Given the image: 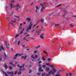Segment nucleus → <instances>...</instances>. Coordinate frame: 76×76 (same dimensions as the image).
<instances>
[{
	"mask_svg": "<svg viewBox=\"0 0 76 76\" xmlns=\"http://www.w3.org/2000/svg\"><path fill=\"white\" fill-rule=\"evenodd\" d=\"M10 6L11 9H12V8H15V7H16V10L18 12H19V11H18L19 10V9H20V6L19 4H18L16 5L15 6H14L12 5V4H10Z\"/></svg>",
	"mask_w": 76,
	"mask_h": 76,
	"instance_id": "1",
	"label": "nucleus"
},
{
	"mask_svg": "<svg viewBox=\"0 0 76 76\" xmlns=\"http://www.w3.org/2000/svg\"><path fill=\"white\" fill-rule=\"evenodd\" d=\"M52 70H50L49 71V73L46 75V76H48L50 74H52L53 75H54L56 72V70L55 69H51Z\"/></svg>",
	"mask_w": 76,
	"mask_h": 76,
	"instance_id": "2",
	"label": "nucleus"
},
{
	"mask_svg": "<svg viewBox=\"0 0 76 76\" xmlns=\"http://www.w3.org/2000/svg\"><path fill=\"white\" fill-rule=\"evenodd\" d=\"M40 6H42V7L41 9V11L42 12H43V11H44V10H45V8L44 7V5H43V4L42 3L40 4Z\"/></svg>",
	"mask_w": 76,
	"mask_h": 76,
	"instance_id": "3",
	"label": "nucleus"
},
{
	"mask_svg": "<svg viewBox=\"0 0 76 76\" xmlns=\"http://www.w3.org/2000/svg\"><path fill=\"white\" fill-rule=\"evenodd\" d=\"M22 55H23V54H16V55L14 56V57L13 58V59H16V57L18 56H22Z\"/></svg>",
	"mask_w": 76,
	"mask_h": 76,
	"instance_id": "4",
	"label": "nucleus"
},
{
	"mask_svg": "<svg viewBox=\"0 0 76 76\" xmlns=\"http://www.w3.org/2000/svg\"><path fill=\"white\" fill-rule=\"evenodd\" d=\"M7 73L9 75H11V76H13V72H7Z\"/></svg>",
	"mask_w": 76,
	"mask_h": 76,
	"instance_id": "5",
	"label": "nucleus"
},
{
	"mask_svg": "<svg viewBox=\"0 0 76 76\" xmlns=\"http://www.w3.org/2000/svg\"><path fill=\"white\" fill-rule=\"evenodd\" d=\"M64 14L62 15V16H65L67 15V10H64Z\"/></svg>",
	"mask_w": 76,
	"mask_h": 76,
	"instance_id": "6",
	"label": "nucleus"
},
{
	"mask_svg": "<svg viewBox=\"0 0 76 76\" xmlns=\"http://www.w3.org/2000/svg\"><path fill=\"white\" fill-rule=\"evenodd\" d=\"M36 10L35 12H36V13H38V12H39V9H38V7L37 6H36Z\"/></svg>",
	"mask_w": 76,
	"mask_h": 76,
	"instance_id": "7",
	"label": "nucleus"
},
{
	"mask_svg": "<svg viewBox=\"0 0 76 76\" xmlns=\"http://www.w3.org/2000/svg\"><path fill=\"white\" fill-rule=\"evenodd\" d=\"M44 34H43L40 35V38L41 39H44Z\"/></svg>",
	"mask_w": 76,
	"mask_h": 76,
	"instance_id": "8",
	"label": "nucleus"
},
{
	"mask_svg": "<svg viewBox=\"0 0 76 76\" xmlns=\"http://www.w3.org/2000/svg\"><path fill=\"white\" fill-rule=\"evenodd\" d=\"M25 70V68H23L22 69H22H19V72H18V75H20V74H21V73H22V72H20V71H21V70Z\"/></svg>",
	"mask_w": 76,
	"mask_h": 76,
	"instance_id": "9",
	"label": "nucleus"
},
{
	"mask_svg": "<svg viewBox=\"0 0 76 76\" xmlns=\"http://www.w3.org/2000/svg\"><path fill=\"white\" fill-rule=\"evenodd\" d=\"M24 66H25V64H23V66H20L19 65H18V67H19V68H20V69H21V68H22L23 67H24Z\"/></svg>",
	"mask_w": 76,
	"mask_h": 76,
	"instance_id": "10",
	"label": "nucleus"
},
{
	"mask_svg": "<svg viewBox=\"0 0 76 76\" xmlns=\"http://www.w3.org/2000/svg\"><path fill=\"white\" fill-rule=\"evenodd\" d=\"M2 50H3V51H4V48H3V46H0V51H1Z\"/></svg>",
	"mask_w": 76,
	"mask_h": 76,
	"instance_id": "11",
	"label": "nucleus"
},
{
	"mask_svg": "<svg viewBox=\"0 0 76 76\" xmlns=\"http://www.w3.org/2000/svg\"><path fill=\"white\" fill-rule=\"evenodd\" d=\"M5 45H6V47L7 48H9V47H7V46L9 45H8L7 43V41H5Z\"/></svg>",
	"mask_w": 76,
	"mask_h": 76,
	"instance_id": "12",
	"label": "nucleus"
},
{
	"mask_svg": "<svg viewBox=\"0 0 76 76\" xmlns=\"http://www.w3.org/2000/svg\"><path fill=\"white\" fill-rule=\"evenodd\" d=\"M44 70L43 69H42V68H41V67H39V72H43Z\"/></svg>",
	"mask_w": 76,
	"mask_h": 76,
	"instance_id": "13",
	"label": "nucleus"
},
{
	"mask_svg": "<svg viewBox=\"0 0 76 76\" xmlns=\"http://www.w3.org/2000/svg\"><path fill=\"white\" fill-rule=\"evenodd\" d=\"M26 20H28V22H30L31 20V19L29 18H27L26 19Z\"/></svg>",
	"mask_w": 76,
	"mask_h": 76,
	"instance_id": "14",
	"label": "nucleus"
},
{
	"mask_svg": "<svg viewBox=\"0 0 76 76\" xmlns=\"http://www.w3.org/2000/svg\"><path fill=\"white\" fill-rule=\"evenodd\" d=\"M13 22H16V20H15L14 21L12 20H11V22L10 23L12 25H13Z\"/></svg>",
	"mask_w": 76,
	"mask_h": 76,
	"instance_id": "15",
	"label": "nucleus"
},
{
	"mask_svg": "<svg viewBox=\"0 0 76 76\" xmlns=\"http://www.w3.org/2000/svg\"><path fill=\"white\" fill-rule=\"evenodd\" d=\"M15 13V12H13L12 13H10L9 16H11L14 14Z\"/></svg>",
	"mask_w": 76,
	"mask_h": 76,
	"instance_id": "16",
	"label": "nucleus"
},
{
	"mask_svg": "<svg viewBox=\"0 0 76 76\" xmlns=\"http://www.w3.org/2000/svg\"><path fill=\"white\" fill-rule=\"evenodd\" d=\"M32 24L31 23H30L28 26V27L29 28H30V29H31V27H32Z\"/></svg>",
	"mask_w": 76,
	"mask_h": 76,
	"instance_id": "17",
	"label": "nucleus"
},
{
	"mask_svg": "<svg viewBox=\"0 0 76 76\" xmlns=\"http://www.w3.org/2000/svg\"><path fill=\"white\" fill-rule=\"evenodd\" d=\"M31 28H29V27H27V29H26V31L27 32H29V29H31Z\"/></svg>",
	"mask_w": 76,
	"mask_h": 76,
	"instance_id": "18",
	"label": "nucleus"
},
{
	"mask_svg": "<svg viewBox=\"0 0 76 76\" xmlns=\"http://www.w3.org/2000/svg\"><path fill=\"white\" fill-rule=\"evenodd\" d=\"M9 7V6H8V5H6L5 6V9L6 10H7V9H8V7Z\"/></svg>",
	"mask_w": 76,
	"mask_h": 76,
	"instance_id": "19",
	"label": "nucleus"
},
{
	"mask_svg": "<svg viewBox=\"0 0 76 76\" xmlns=\"http://www.w3.org/2000/svg\"><path fill=\"white\" fill-rule=\"evenodd\" d=\"M4 67L5 69H7V68H8V66H7V65H6V64H4Z\"/></svg>",
	"mask_w": 76,
	"mask_h": 76,
	"instance_id": "20",
	"label": "nucleus"
},
{
	"mask_svg": "<svg viewBox=\"0 0 76 76\" xmlns=\"http://www.w3.org/2000/svg\"><path fill=\"white\" fill-rule=\"evenodd\" d=\"M69 25H70L71 28H73V26H75V25H74L73 24H70Z\"/></svg>",
	"mask_w": 76,
	"mask_h": 76,
	"instance_id": "21",
	"label": "nucleus"
},
{
	"mask_svg": "<svg viewBox=\"0 0 76 76\" xmlns=\"http://www.w3.org/2000/svg\"><path fill=\"white\" fill-rule=\"evenodd\" d=\"M4 56H5V57L4 58V59H7V56H6V54H5V53H4Z\"/></svg>",
	"mask_w": 76,
	"mask_h": 76,
	"instance_id": "22",
	"label": "nucleus"
},
{
	"mask_svg": "<svg viewBox=\"0 0 76 76\" xmlns=\"http://www.w3.org/2000/svg\"><path fill=\"white\" fill-rule=\"evenodd\" d=\"M50 70V69L48 68H46V70L47 72H48Z\"/></svg>",
	"mask_w": 76,
	"mask_h": 76,
	"instance_id": "23",
	"label": "nucleus"
},
{
	"mask_svg": "<svg viewBox=\"0 0 76 76\" xmlns=\"http://www.w3.org/2000/svg\"><path fill=\"white\" fill-rule=\"evenodd\" d=\"M3 73H4V74L6 76H9V75H7V74H6V73H5V72L3 71Z\"/></svg>",
	"mask_w": 76,
	"mask_h": 76,
	"instance_id": "24",
	"label": "nucleus"
},
{
	"mask_svg": "<svg viewBox=\"0 0 76 76\" xmlns=\"http://www.w3.org/2000/svg\"><path fill=\"white\" fill-rule=\"evenodd\" d=\"M40 31H38L37 32V33H38V35H39L40 34Z\"/></svg>",
	"mask_w": 76,
	"mask_h": 76,
	"instance_id": "25",
	"label": "nucleus"
},
{
	"mask_svg": "<svg viewBox=\"0 0 76 76\" xmlns=\"http://www.w3.org/2000/svg\"><path fill=\"white\" fill-rule=\"evenodd\" d=\"M50 66L52 68H54V65H50Z\"/></svg>",
	"mask_w": 76,
	"mask_h": 76,
	"instance_id": "26",
	"label": "nucleus"
},
{
	"mask_svg": "<svg viewBox=\"0 0 76 76\" xmlns=\"http://www.w3.org/2000/svg\"><path fill=\"white\" fill-rule=\"evenodd\" d=\"M18 35H19V34H17L15 36V39H16V38H17V37H18Z\"/></svg>",
	"mask_w": 76,
	"mask_h": 76,
	"instance_id": "27",
	"label": "nucleus"
},
{
	"mask_svg": "<svg viewBox=\"0 0 76 76\" xmlns=\"http://www.w3.org/2000/svg\"><path fill=\"white\" fill-rule=\"evenodd\" d=\"M21 58H23V59L24 60H25V59H26V57H24L23 56H22Z\"/></svg>",
	"mask_w": 76,
	"mask_h": 76,
	"instance_id": "28",
	"label": "nucleus"
},
{
	"mask_svg": "<svg viewBox=\"0 0 76 76\" xmlns=\"http://www.w3.org/2000/svg\"><path fill=\"white\" fill-rule=\"evenodd\" d=\"M31 57V58H34V59H35V56H34V55H32Z\"/></svg>",
	"mask_w": 76,
	"mask_h": 76,
	"instance_id": "29",
	"label": "nucleus"
},
{
	"mask_svg": "<svg viewBox=\"0 0 76 76\" xmlns=\"http://www.w3.org/2000/svg\"><path fill=\"white\" fill-rule=\"evenodd\" d=\"M41 60V58H38L37 59V61H39Z\"/></svg>",
	"mask_w": 76,
	"mask_h": 76,
	"instance_id": "30",
	"label": "nucleus"
},
{
	"mask_svg": "<svg viewBox=\"0 0 76 76\" xmlns=\"http://www.w3.org/2000/svg\"><path fill=\"white\" fill-rule=\"evenodd\" d=\"M39 47H40V46L38 45L37 46V47H36L35 48H36L37 49L38 48H39Z\"/></svg>",
	"mask_w": 76,
	"mask_h": 76,
	"instance_id": "31",
	"label": "nucleus"
},
{
	"mask_svg": "<svg viewBox=\"0 0 76 76\" xmlns=\"http://www.w3.org/2000/svg\"><path fill=\"white\" fill-rule=\"evenodd\" d=\"M61 13L60 12H58V14L57 15V16H59V15H60V14H61Z\"/></svg>",
	"mask_w": 76,
	"mask_h": 76,
	"instance_id": "32",
	"label": "nucleus"
},
{
	"mask_svg": "<svg viewBox=\"0 0 76 76\" xmlns=\"http://www.w3.org/2000/svg\"><path fill=\"white\" fill-rule=\"evenodd\" d=\"M41 22H42V23H44V20H42V19H41Z\"/></svg>",
	"mask_w": 76,
	"mask_h": 76,
	"instance_id": "33",
	"label": "nucleus"
},
{
	"mask_svg": "<svg viewBox=\"0 0 76 76\" xmlns=\"http://www.w3.org/2000/svg\"><path fill=\"white\" fill-rule=\"evenodd\" d=\"M60 24H55V27H56V26H59Z\"/></svg>",
	"mask_w": 76,
	"mask_h": 76,
	"instance_id": "34",
	"label": "nucleus"
},
{
	"mask_svg": "<svg viewBox=\"0 0 76 76\" xmlns=\"http://www.w3.org/2000/svg\"><path fill=\"white\" fill-rule=\"evenodd\" d=\"M20 41H19L18 42V45H20Z\"/></svg>",
	"mask_w": 76,
	"mask_h": 76,
	"instance_id": "35",
	"label": "nucleus"
},
{
	"mask_svg": "<svg viewBox=\"0 0 76 76\" xmlns=\"http://www.w3.org/2000/svg\"><path fill=\"white\" fill-rule=\"evenodd\" d=\"M61 5V4H59V5H58V6H56V7H59V6H60Z\"/></svg>",
	"mask_w": 76,
	"mask_h": 76,
	"instance_id": "36",
	"label": "nucleus"
},
{
	"mask_svg": "<svg viewBox=\"0 0 76 76\" xmlns=\"http://www.w3.org/2000/svg\"><path fill=\"white\" fill-rule=\"evenodd\" d=\"M44 31V30L43 29V28H42V26H41V31Z\"/></svg>",
	"mask_w": 76,
	"mask_h": 76,
	"instance_id": "37",
	"label": "nucleus"
},
{
	"mask_svg": "<svg viewBox=\"0 0 76 76\" xmlns=\"http://www.w3.org/2000/svg\"><path fill=\"white\" fill-rule=\"evenodd\" d=\"M35 58H38V55H35Z\"/></svg>",
	"mask_w": 76,
	"mask_h": 76,
	"instance_id": "38",
	"label": "nucleus"
},
{
	"mask_svg": "<svg viewBox=\"0 0 76 76\" xmlns=\"http://www.w3.org/2000/svg\"><path fill=\"white\" fill-rule=\"evenodd\" d=\"M10 64H11V65H13V62L10 63Z\"/></svg>",
	"mask_w": 76,
	"mask_h": 76,
	"instance_id": "39",
	"label": "nucleus"
},
{
	"mask_svg": "<svg viewBox=\"0 0 76 76\" xmlns=\"http://www.w3.org/2000/svg\"><path fill=\"white\" fill-rule=\"evenodd\" d=\"M46 65H47L48 66H50V65L49 64L46 63Z\"/></svg>",
	"mask_w": 76,
	"mask_h": 76,
	"instance_id": "40",
	"label": "nucleus"
},
{
	"mask_svg": "<svg viewBox=\"0 0 76 76\" xmlns=\"http://www.w3.org/2000/svg\"><path fill=\"white\" fill-rule=\"evenodd\" d=\"M41 63H42V61H39V62L38 63L39 64H41Z\"/></svg>",
	"mask_w": 76,
	"mask_h": 76,
	"instance_id": "41",
	"label": "nucleus"
},
{
	"mask_svg": "<svg viewBox=\"0 0 76 76\" xmlns=\"http://www.w3.org/2000/svg\"><path fill=\"white\" fill-rule=\"evenodd\" d=\"M44 75H45V73H43L42 74V76H44Z\"/></svg>",
	"mask_w": 76,
	"mask_h": 76,
	"instance_id": "42",
	"label": "nucleus"
},
{
	"mask_svg": "<svg viewBox=\"0 0 76 76\" xmlns=\"http://www.w3.org/2000/svg\"><path fill=\"white\" fill-rule=\"evenodd\" d=\"M72 73H70L69 74V76H72Z\"/></svg>",
	"mask_w": 76,
	"mask_h": 76,
	"instance_id": "43",
	"label": "nucleus"
},
{
	"mask_svg": "<svg viewBox=\"0 0 76 76\" xmlns=\"http://www.w3.org/2000/svg\"><path fill=\"white\" fill-rule=\"evenodd\" d=\"M30 35L29 34H28L26 35V36L25 37H29V36Z\"/></svg>",
	"mask_w": 76,
	"mask_h": 76,
	"instance_id": "44",
	"label": "nucleus"
},
{
	"mask_svg": "<svg viewBox=\"0 0 76 76\" xmlns=\"http://www.w3.org/2000/svg\"><path fill=\"white\" fill-rule=\"evenodd\" d=\"M26 37H25L23 38V40H26Z\"/></svg>",
	"mask_w": 76,
	"mask_h": 76,
	"instance_id": "45",
	"label": "nucleus"
},
{
	"mask_svg": "<svg viewBox=\"0 0 76 76\" xmlns=\"http://www.w3.org/2000/svg\"><path fill=\"white\" fill-rule=\"evenodd\" d=\"M37 53V51L35 50L34 51V53Z\"/></svg>",
	"mask_w": 76,
	"mask_h": 76,
	"instance_id": "46",
	"label": "nucleus"
},
{
	"mask_svg": "<svg viewBox=\"0 0 76 76\" xmlns=\"http://www.w3.org/2000/svg\"><path fill=\"white\" fill-rule=\"evenodd\" d=\"M32 71L31 70H30V71L28 73H30L31 72H32Z\"/></svg>",
	"mask_w": 76,
	"mask_h": 76,
	"instance_id": "47",
	"label": "nucleus"
},
{
	"mask_svg": "<svg viewBox=\"0 0 76 76\" xmlns=\"http://www.w3.org/2000/svg\"><path fill=\"white\" fill-rule=\"evenodd\" d=\"M33 4H34V2H32L31 4V6H32V5H33Z\"/></svg>",
	"mask_w": 76,
	"mask_h": 76,
	"instance_id": "48",
	"label": "nucleus"
},
{
	"mask_svg": "<svg viewBox=\"0 0 76 76\" xmlns=\"http://www.w3.org/2000/svg\"><path fill=\"white\" fill-rule=\"evenodd\" d=\"M23 31H21L20 32V34H23Z\"/></svg>",
	"mask_w": 76,
	"mask_h": 76,
	"instance_id": "49",
	"label": "nucleus"
},
{
	"mask_svg": "<svg viewBox=\"0 0 76 76\" xmlns=\"http://www.w3.org/2000/svg\"><path fill=\"white\" fill-rule=\"evenodd\" d=\"M43 52L44 53H45V54H47V53L45 51H43Z\"/></svg>",
	"mask_w": 76,
	"mask_h": 76,
	"instance_id": "50",
	"label": "nucleus"
},
{
	"mask_svg": "<svg viewBox=\"0 0 76 76\" xmlns=\"http://www.w3.org/2000/svg\"><path fill=\"white\" fill-rule=\"evenodd\" d=\"M45 67V65H44L42 66V67H43V68H44V67Z\"/></svg>",
	"mask_w": 76,
	"mask_h": 76,
	"instance_id": "51",
	"label": "nucleus"
},
{
	"mask_svg": "<svg viewBox=\"0 0 76 76\" xmlns=\"http://www.w3.org/2000/svg\"><path fill=\"white\" fill-rule=\"evenodd\" d=\"M15 17H16V18H18V19H19V17H18V16H15Z\"/></svg>",
	"mask_w": 76,
	"mask_h": 76,
	"instance_id": "52",
	"label": "nucleus"
},
{
	"mask_svg": "<svg viewBox=\"0 0 76 76\" xmlns=\"http://www.w3.org/2000/svg\"><path fill=\"white\" fill-rule=\"evenodd\" d=\"M35 31V30H33V31H31L32 33H33L34 32V31Z\"/></svg>",
	"mask_w": 76,
	"mask_h": 76,
	"instance_id": "53",
	"label": "nucleus"
},
{
	"mask_svg": "<svg viewBox=\"0 0 76 76\" xmlns=\"http://www.w3.org/2000/svg\"><path fill=\"white\" fill-rule=\"evenodd\" d=\"M10 70H11V69H12V67H10Z\"/></svg>",
	"mask_w": 76,
	"mask_h": 76,
	"instance_id": "54",
	"label": "nucleus"
},
{
	"mask_svg": "<svg viewBox=\"0 0 76 76\" xmlns=\"http://www.w3.org/2000/svg\"><path fill=\"white\" fill-rule=\"evenodd\" d=\"M5 18H6V19H8V20L9 19V17H5Z\"/></svg>",
	"mask_w": 76,
	"mask_h": 76,
	"instance_id": "55",
	"label": "nucleus"
},
{
	"mask_svg": "<svg viewBox=\"0 0 76 76\" xmlns=\"http://www.w3.org/2000/svg\"><path fill=\"white\" fill-rule=\"evenodd\" d=\"M22 28V27H19V29H21Z\"/></svg>",
	"mask_w": 76,
	"mask_h": 76,
	"instance_id": "56",
	"label": "nucleus"
},
{
	"mask_svg": "<svg viewBox=\"0 0 76 76\" xmlns=\"http://www.w3.org/2000/svg\"><path fill=\"white\" fill-rule=\"evenodd\" d=\"M17 73V71H16L15 72V73H14V75H16V74Z\"/></svg>",
	"mask_w": 76,
	"mask_h": 76,
	"instance_id": "57",
	"label": "nucleus"
},
{
	"mask_svg": "<svg viewBox=\"0 0 76 76\" xmlns=\"http://www.w3.org/2000/svg\"><path fill=\"white\" fill-rule=\"evenodd\" d=\"M56 76H60V75L58 74H57L56 75Z\"/></svg>",
	"mask_w": 76,
	"mask_h": 76,
	"instance_id": "58",
	"label": "nucleus"
},
{
	"mask_svg": "<svg viewBox=\"0 0 76 76\" xmlns=\"http://www.w3.org/2000/svg\"><path fill=\"white\" fill-rule=\"evenodd\" d=\"M26 12H28V10L27 9H26Z\"/></svg>",
	"mask_w": 76,
	"mask_h": 76,
	"instance_id": "59",
	"label": "nucleus"
},
{
	"mask_svg": "<svg viewBox=\"0 0 76 76\" xmlns=\"http://www.w3.org/2000/svg\"><path fill=\"white\" fill-rule=\"evenodd\" d=\"M24 29H25V28H22V31H24Z\"/></svg>",
	"mask_w": 76,
	"mask_h": 76,
	"instance_id": "60",
	"label": "nucleus"
},
{
	"mask_svg": "<svg viewBox=\"0 0 76 76\" xmlns=\"http://www.w3.org/2000/svg\"><path fill=\"white\" fill-rule=\"evenodd\" d=\"M50 58H48V61H50Z\"/></svg>",
	"mask_w": 76,
	"mask_h": 76,
	"instance_id": "61",
	"label": "nucleus"
},
{
	"mask_svg": "<svg viewBox=\"0 0 76 76\" xmlns=\"http://www.w3.org/2000/svg\"><path fill=\"white\" fill-rule=\"evenodd\" d=\"M62 30H63L64 31V28L63 27V28H62Z\"/></svg>",
	"mask_w": 76,
	"mask_h": 76,
	"instance_id": "62",
	"label": "nucleus"
},
{
	"mask_svg": "<svg viewBox=\"0 0 76 76\" xmlns=\"http://www.w3.org/2000/svg\"><path fill=\"white\" fill-rule=\"evenodd\" d=\"M11 3L12 2H15V1H11Z\"/></svg>",
	"mask_w": 76,
	"mask_h": 76,
	"instance_id": "63",
	"label": "nucleus"
},
{
	"mask_svg": "<svg viewBox=\"0 0 76 76\" xmlns=\"http://www.w3.org/2000/svg\"><path fill=\"white\" fill-rule=\"evenodd\" d=\"M37 74L38 75H40V73H37Z\"/></svg>",
	"mask_w": 76,
	"mask_h": 76,
	"instance_id": "64",
	"label": "nucleus"
}]
</instances>
